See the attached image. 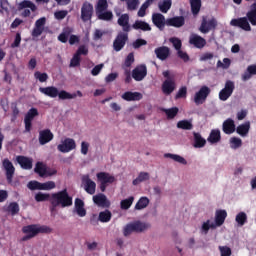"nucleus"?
Masks as SVG:
<instances>
[{
	"label": "nucleus",
	"instance_id": "obj_1",
	"mask_svg": "<svg viewBox=\"0 0 256 256\" xmlns=\"http://www.w3.org/2000/svg\"><path fill=\"white\" fill-rule=\"evenodd\" d=\"M39 91L43 95H46V97H50L51 99L59 97V99H61L62 101H65L67 99H76L77 97H83V92H81L80 90H77L76 93L71 94L65 90L59 91V89L55 86L40 87Z\"/></svg>",
	"mask_w": 256,
	"mask_h": 256
},
{
	"label": "nucleus",
	"instance_id": "obj_2",
	"mask_svg": "<svg viewBox=\"0 0 256 256\" xmlns=\"http://www.w3.org/2000/svg\"><path fill=\"white\" fill-rule=\"evenodd\" d=\"M50 211L53 213L57 207H71L73 205V197L69 196L67 189H63L59 192L52 193L50 198Z\"/></svg>",
	"mask_w": 256,
	"mask_h": 256
},
{
	"label": "nucleus",
	"instance_id": "obj_3",
	"mask_svg": "<svg viewBox=\"0 0 256 256\" xmlns=\"http://www.w3.org/2000/svg\"><path fill=\"white\" fill-rule=\"evenodd\" d=\"M22 233H24L25 236L21 238V241L25 242L37 237L39 233H51V228L41 224H30L22 227Z\"/></svg>",
	"mask_w": 256,
	"mask_h": 256
},
{
	"label": "nucleus",
	"instance_id": "obj_4",
	"mask_svg": "<svg viewBox=\"0 0 256 256\" xmlns=\"http://www.w3.org/2000/svg\"><path fill=\"white\" fill-rule=\"evenodd\" d=\"M162 75L165 78L162 83V93H164V95H171V93H173L177 88V84L175 83V74H171V71L166 70L162 72Z\"/></svg>",
	"mask_w": 256,
	"mask_h": 256
},
{
	"label": "nucleus",
	"instance_id": "obj_5",
	"mask_svg": "<svg viewBox=\"0 0 256 256\" xmlns=\"http://www.w3.org/2000/svg\"><path fill=\"white\" fill-rule=\"evenodd\" d=\"M150 225L148 223H143L141 221H136L127 224L123 229L124 237H129L131 233H143V231H147Z\"/></svg>",
	"mask_w": 256,
	"mask_h": 256
},
{
	"label": "nucleus",
	"instance_id": "obj_6",
	"mask_svg": "<svg viewBox=\"0 0 256 256\" xmlns=\"http://www.w3.org/2000/svg\"><path fill=\"white\" fill-rule=\"evenodd\" d=\"M97 181L100 183L99 188L102 193L107 191V186L111 183H115V176H111V174L107 172H99L96 174Z\"/></svg>",
	"mask_w": 256,
	"mask_h": 256
},
{
	"label": "nucleus",
	"instance_id": "obj_7",
	"mask_svg": "<svg viewBox=\"0 0 256 256\" xmlns=\"http://www.w3.org/2000/svg\"><path fill=\"white\" fill-rule=\"evenodd\" d=\"M217 19L215 17L207 19V16L202 17L201 25L199 27L200 33L207 34L210 31H215L217 29Z\"/></svg>",
	"mask_w": 256,
	"mask_h": 256
},
{
	"label": "nucleus",
	"instance_id": "obj_8",
	"mask_svg": "<svg viewBox=\"0 0 256 256\" xmlns=\"http://www.w3.org/2000/svg\"><path fill=\"white\" fill-rule=\"evenodd\" d=\"M211 95V88L208 86H202L198 92L194 95V103L195 105H203L207 98Z\"/></svg>",
	"mask_w": 256,
	"mask_h": 256
},
{
	"label": "nucleus",
	"instance_id": "obj_9",
	"mask_svg": "<svg viewBox=\"0 0 256 256\" xmlns=\"http://www.w3.org/2000/svg\"><path fill=\"white\" fill-rule=\"evenodd\" d=\"M233 91H235V82L227 80L224 88L219 92L220 101H227L233 95Z\"/></svg>",
	"mask_w": 256,
	"mask_h": 256
},
{
	"label": "nucleus",
	"instance_id": "obj_10",
	"mask_svg": "<svg viewBox=\"0 0 256 256\" xmlns=\"http://www.w3.org/2000/svg\"><path fill=\"white\" fill-rule=\"evenodd\" d=\"M127 41H129V33L128 32H120L116 36L114 42H113V49L116 52H119L125 47L127 44Z\"/></svg>",
	"mask_w": 256,
	"mask_h": 256
},
{
	"label": "nucleus",
	"instance_id": "obj_11",
	"mask_svg": "<svg viewBox=\"0 0 256 256\" xmlns=\"http://www.w3.org/2000/svg\"><path fill=\"white\" fill-rule=\"evenodd\" d=\"M93 13H94L93 4L85 1L82 4L81 16H80L83 23H87V21H91V19H93Z\"/></svg>",
	"mask_w": 256,
	"mask_h": 256
},
{
	"label": "nucleus",
	"instance_id": "obj_12",
	"mask_svg": "<svg viewBox=\"0 0 256 256\" xmlns=\"http://www.w3.org/2000/svg\"><path fill=\"white\" fill-rule=\"evenodd\" d=\"M230 25L231 27H238L242 31H251V24H249V18L247 16L232 19Z\"/></svg>",
	"mask_w": 256,
	"mask_h": 256
},
{
	"label": "nucleus",
	"instance_id": "obj_13",
	"mask_svg": "<svg viewBox=\"0 0 256 256\" xmlns=\"http://www.w3.org/2000/svg\"><path fill=\"white\" fill-rule=\"evenodd\" d=\"M2 166L5 171L7 182L9 184L13 183V177L15 175V166H13V162L5 158L2 162Z\"/></svg>",
	"mask_w": 256,
	"mask_h": 256
},
{
	"label": "nucleus",
	"instance_id": "obj_14",
	"mask_svg": "<svg viewBox=\"0 0 256 256\" xmlns=\"http://www.w3.org/2000/svg\"><path fill=\"white\" fill-rule=\"evenodd\" d=\"M76 148H77V144L75 143V140L73 138H66L62 142V144H59L57 146V149L58 151H60V153H69Z\"/></svg>",
	"mask_w": 256,
	"mask_h": 256
},
{
	"label": "nucleus",
	"instance_id": "obj_15",
	"mask_svg": "<svg viewBox=\"0 0 256 256\" xmlns=\"http://www.w3.org/2000/svg\"><path fill=\"white\" fill-rule=\"evenodd\" d=\"M132 77L134 81H143V79L147 77V66L145 64L136 66L132 71Z\"/></svg>",
	"mask_w": 256,
	"mask_h": 256
},
{
	"label": "nucleus",
	"instance_id": "obj_16",
	"mask_svg": "<svg viewBox=\"0 0 256 256\" xmlns=\"http://www.w3.org/2000/svg\"><path fill=\"white\" fill-rule=\"evenodd\" d=\"M82 183L84 185V190L86 191V193H88V195H95L97 184L95 183V181L89 178V175H85L82 177Z\"/></svg>",
	"mask_w": 256,
	"mask_h": 256
},
{
	"label": "nucleus",
	"instance_id": "obj_17",
	"mask_svg": "<svg viewBox=\"0 0 256 256\" xmlns=\"http://www.w3.org/2000/svg\"><path fill=\"white\" fill-rule=\"evenodd\" d=\"M118 18V25L122 27L123 33H129L131 32V24H129V14H122L121 13H116Z\"/></svg>",
	"mask_w": 256,
	"mask_h": 256
},
{
	"label": "nucleus",
	"instance_id": "obj_18",
	"mask_svg": "<svg viewBox=\"0 0 256 256\" xmlns=\"http://www.w3.org/2000/svg\"><path fill=\"white\" fill-rule=\"evenodd\" d=\"M189 43L196 47V49H203V47L207 45V40L197 34H191L189 37Z\"/></svg>",
	"mask_w": 256,
	"mask_h": 256
},
{
	"label": "nucleus",
	"instance_id": "obj_19",
	"mask_svg": "<svg viewBox=\"0 0 256 256\" xmlns=\"http://www.w3.org/2000/svg\"><path fill=\"white\" fill-rule=\"evenodd\" d=\"M53 132L50 129L41 130L39 132L38 141L41 145H47V143H51L53 141Z\"/></svg>",
	"mask_w": 256,
	"mask_h": 256
},
{
	"label": "nucleus",
	"instance_id": "obj_20",
	"mask_svg": "<svg viewBox=\"0 0 256 256\" xmlns=\"http://www.w3.org/2000/svg\"><path fill=\"white\" fill-rule=\"evenodd\" d=\"M93 202L95 205H98V207H105L106 209L111 207V202L107 199V196L102 193L93 196Z\"/></svg>",
	"mask_w": 256,
	"mask_h": 256
},
{
	"label": "nucleus",
	"instance_id": "obj_21",
	"mask_svg": "<svg viewBox=\"0 0 256 256\" xmlns=\"http://www.w3.org/2000/svg\"><path fill=\"white\" fill-rule=\"evenodd\" d=\"M16 161L20 167L26 171L33 169V159L27 156H17Z\"/></svg>",
	"mask_w": 256,
	"mask_h": 256
},
{
	"label": "nucleus",
	"instance_id": "obj_22",
	"mask_svg": "<svg viewBox=\"0 0 256 256\" xmlns=\"http://www.w3.org/2000/svg\"><path fill=\"white\" fill-rule=\"evenodd\" d=\"M152 23L155 25V27L160 29V31H163V29H165V24L167 22H165V16L163 14L153 13L152 14Z\"/></svg>",
	"mask_w": 256,
	"mask_h": 256
},
{
	"label": "nucleus",
	"instance_id": "obj_23",
	"mask_svg": "<svg viewBox=\"0 0 256 256\" xmlns=\"http://www.w3.org/2000/svg\"><path fill=\"white\" fill-rule=\"evenodd\" d=\"M154 53L157 57V59H160V61H165L169 58V55H171V50L167 46H161L154 50Z\"/></svg>",
	"mask_w": 256,
	"mask_h": 256
},
{
	"label": "nucleus",
	"instance_id": "obj_24",
	"mask_svg": "<svg viewBox=\"0 0 256 256\" xmlns=\"http://www.w3.org/2000/svg\"><path fill=\"white\" fill-rule=\"evenodd\" d=\"M166 25H168V27H183V25H185V17L183 16H175L172 18H169L166 20Z\"/></svg>",
	"mask_w": 256,
	"mask_h": 256
},
{
	"label": "nucleus",
	"instance_id": "obj_25",
	"mask_svg": "<svg viewBox=\"0 0 256 256\" xmlns=\"http://www.w3.org/2000/svg\"><path fill=\"white\" fill-rule=\"evenodd\" d=\"M74 207L78 217H85V215H87V210L85 209V202L81 198L75 199Z\"/></svg>",
	"mask_w": 256,
	"mask_h": 256
},
{
	"label": "nucleus",
	"instance_id": "obj_26",
	"mask_svg": "<svg viewBox=\"0 0 256 256\" xmlns=\"http://www.w3.org/2000/svg\"><path fill=\"white\" fill-rule=\"evenodd\" d=\"M121 97L124 101H141L143 94H141V92L127 91L123 93Z\"/></svg>",
	"mask_w": 256,
	"mask_h": 256
},
{
	"label": "nucleus",
	"instance_id": "obj_27",
	"mask_svg": "<svg viewBox=\"0 0 256 256\" xmlns=\"http://www.w3.org/2000/svg\"><path fill=\"white\" fill-rule=\"evenodd\" d=\"M222 130L226 135H231V133H235V121L233 119L228 118L223 122Z\"/></svg>",
	"mask_w": 256,
	"mask_h": 256
},
{
	"label": "nucleus",
	"instance_id": "obj_28",
	"mask_svg": "<svg viewBox=\"0 0 256 256\" xmlns=\"http://www.w3.org/2000/svg\"><path fill=\"white\" fill-rule=\"evenodd\" d=\"M208 143H211V145H215L221 141V131L219 129L211 130L208 138Z\"/></svg>",
	"mask_w": 256,
	"mask_h": 256
},
{
	"label": "nucleus",
	"instance_id": "obj_29",
	"mask_svg": "<svg viewBox=\"0 0 256 256\" xmlns=\"http://www.w3.org/2000/svg\"><path fill=\"white\" fill-rule=\"evenodd\" d=\"M132 29H135V31H151V25L143 20H136L132 25Z\"/></svg>",
	"mask_w": 256,
	"mask_h": 256
},
{
	"label": "nucleus",
	"instance_id": "obj_30",
	"mask_svg": "<svg viewBox=\"0 0 256 256\" xmlns=\"http://www.w3.org/2000/svg\"><path fill=\"white\" fill-rule=\"evenodd\" d=\"M190 9L193 17H197L199 13H201V6L202 2L201 0H190Z\"/></svg>",
	"mask_w": 256,
	"mask_h": 256
},
{
	"label": "nucleus",
	"instance_id": "obj_31",
	"mask_svg": "<svg viewBox=\"0 0 256 256\" xmlns=\"http://www.w3.org/2000/svg\"><path fill=\"white\" fill-rule=\"evenodd\" d=\"M246 17L249 21V23L255 27L256 26V2H254L250 6V10L246 13Z\"/></svg>",
	"mask_w": 256,
	"mask_h": 256
},
{
	"label": "nucleus",
	"instance_id": "obj_32",
	"mask_svg": "<svg viewBox=\"0 0 256 256\" xmlns=\"http://www.w3.org/2000/svg\"><path fill=\"white\" fill-rule=\"evenodd\" d=\"M225 219H227V211L217 210L216 216H215L216 227H221V225H223V223H225Z\"/></svg>",
	"mask_w": 256,
	"mask_h": 256
},
{
	"label": "nucleus",
	"instance_id": "obj_33",
	"mask_svg": "<svg viewBox=\"0 0 256 256\" xmlns=\"http://www.w3.org/2000/svg\"><path fill=\"white\" fill-rule=\"evenodd\" d=\"M253 75H256V64L249 65L246 71L241 75L242 81H249Z\"/></svg>",
	"mask_w": 256,
	"mask_h": 256
},
{
	"label": "nucleus",
	"instance_id": "obj_34",
	"mask_svg": "<svg viewBox=\"0 0 256 256\" xmlns=\"http://www.w3.org/2000/svg\"><path fill=\"white\" fill-rule=\"evenodd\" d=\"M194 147L196 149H201L203 148L204 145H207V140L201 136L199 132H194Z\"/></svg>",
	"mask_w": 256,
	"mask_h": 256
},
{
	"label": "nucleus",
	"instance_id": "obj_35",
	"mask_svg": "<svg viewBox=\"0 0 256 256\" xmlns=\"http://www.w3.org/2000/svg\"><path fill=\"white\" fill-rule=\"evenodd\" d=\"M72 33H73L72 28H70V27L64 28L62 33H60L58 36V41H60V43H67V41H69V37Z\"/></svg>",
	"mask_w": 256,
	"mask_h": 256
},
{
	"label": "nucleus",
	"instance_id": "obj_36",
	"mask_svg": "<svg viewBox=\"0 0 256 256\" xmlns=\"http://www.w3.org/2000/svg\"><path fill=\"white\" fill-rule=\"evenodd\" d=\"M164 157L166 159H172V161H175L176 163H180L181 165H187V160H185L183 156L172 154V153H166L164 154Z\"/></svg>",
	"mask_w": 256,
	"mask_h": 256
},
{
	"label": "nucleus",
	"instance_id": "obj_37",
	"mask_svg": "<svg viewBox=\"0 0 256 256\" xmlns=\"http://www.w3.org/2000/svg\"><path fill=\"white\" fill-rule=\"evenodd\" d=\"M172 5H173V0H163L158 3V9L159 11H161V13H168Z\"/></svg>",
	"mask_w": 256,
	"mask_h": 256
},
{
	"label": "nucleus",
	"instance_id": "obj_38",
	"mask_svg": "<svg viewBox=\"0 0 256 256\" xmlns=\"http://www.w3.org/2000/svg\"><path fill=\"white\" fill-rule=\"evenodd\" d=\"M96 17L100 21H113V12L111 11H102V12H97Z\"/></svg>",
	"mask_w": 256,
	"mask_h": 256
},
{
	"label": "nucleus",
	"instance_id": "obj_39",
	"mask_svg": "<svg viewBox=\"0 0 256 256\" xmlns=\"http://www.w3.org/2000/svg\"><path fill=\"white\" fill-rule=\"evenodd\" d=\"M249 129H251V125L249 123L241 124L236 128V133L241 135V137H246L249 134Z\"/></svg>",
	"mask_w": 256,
	"mask_h": 256
},
{
	"label": "nucleus",
	"instance_id": "obj_40",
	"mask_svg": "<svg viewBox=\"0 0 256 256\" xmlns=\"http://www.w3.org/2000/svg\"><path fill=\"white\" fill-rule=\"evenodd\" d=\"M154 1L155 0H146L138 10V13H137L138 17H145L147 9H149V7L153 5Z\"/></svg>",
	"mask_w": 256,
	"mask_h": 256
},
{
	"label": "nucleus",
	"instance_id": "obj_41",
	"mask_svg": "<svg viewBox=\"0 0 256 256\" xmlns=\"http://www.w3.org/2000/svg\"><path fill=\"white\" fill-rule=\"evenodd\" d=\"M111 217H113L111 211L105 210L99 213L98 220H100L101 223H109Z\"/></svg>",
	"mask_w": 256,
	"mask_h": 256
},
{
	"label": "nucleus",
	"instance_id": "obj_42",
	"mask_svg": "<svg viewBox=\"0 0 256 256\" xmlns=\"http://www.w3.org/2000/svg\"><path fill=\"white\" fill-rule=\"evenodd\" d=\"M35 173H37L40 177H45L47 174V166L43 164V162H37L34 168Z\"/></svg>",
	"mask_w": 256,
	"mask_h": 256
},
{
	"label": "nucleus",
	"instance_id": "obj_43",
	"mask_svg": "<svg viewBox=\"0 0 256 256\" xmlns=\"http://www.w3.org/2000/svg\"><path fill=\"white\" fill-rule=\"evenodd\" d=\"M19 9H31V11H37V6L30 0H24L19 3Z\"/></svg>",
	"mask_w": 256,
	"mask_h": 256
},
{
	"label": "nucleus",
	"instance_id": "obj_44",
	"mask_svg": "<svg viewBox=\"0 0 256 256\" xmlns=\"http://www.w3.org/2000/svg\"><path fill=\"white\" fill-rule=\"evenodd\" d=\"M150 175L148 172H140L138 177L133 180V185H139V183H143V181H149Z\"/></svg>",
	"mask_w": 256,
	"mask_h": 256
},
{
	"label": "nucleus",
	"instance_id": "obj_45",
	"mask_svg": "<svg viewBox=\"0 0 256 256\" xmlns=\"http://www.w3.org/2000/svg\"><path fill=\"white\" fill-rule=\"evenodd\" d=\"M178 129H183L184 131H191L193 129V123L189 120H181L177 123Z\"/></svg>",
	"mask_w": 256,
	"mask_h": 256
},
{
	"label": "nucleus",
	"instance_id": "obj_46",
	"mask_svg": "<svg viewBox=\"0 0 256 256\" xmlns=\"http://www.w3.org/2000/svg\"><path fill=\"white\" fill-rule=\"evenodd\" d=\"M235 221L238 224V227H243V225H245V223H247V213L239 212L236 215Z\"/></svg>",
	"mask_w": 256,
	"mask_h": 256
},
{
	"label": "nucleus",
	"instance_id": "obj_47",
	"mask_svg": "<svg viewBox=\"0 0 256 256\" xmlns=\"http://www.w3.org/2000/svg\"><path fill=\"white\" fill-rule=\"evenodd\" d=\"M149 205V198L141 197L135 205V209L137 211H141V209H145Z\"/></svg>",
	"mask_w": 256,
	"mask_h": 256
},
{
	"label": "nucleus",
	"instance_id": "obj_48",
	"mask_svg": "<svg viewBox=\"0 0 256 256\" xmlns=\"http://www.w3.org/2000/svg\"><path fill=\"white\" fill-rule=\"evenodd\" d=\"M133 201H135V198L133 196H130L127 199H124L120 202L121 209L127 211V209L131 208V205H133Z\"/></svg>",
	"mask_w": 256,
	"mask_h": 256
},
{
	"label": "nucleus",
	"instance_id": "obj_49",
	"mask_svg": "<svg viewBox=\"0 0 256 256\" xmlns=\"http://www.w3.org/2000/svg\"><path fill=\"white\" fill-rule=\"evenodd\" d=\"M35 201H37V203H41L43 201H51V194L38 192L35 195Z\"/></svg>",
	"mask_w": 256,
	"mask_h": 256
},
{
	"label": "nucleus",
	"instance_id": "obj_50",
	"mask_svg": "<svg viewBox=\"0 0 256 256\" xmlns=\"http://www.w3.org/2000/svg\"><path fill=\"white\" fill-rule=\"evenodd\" d=\"M109 4L107 0H98L96 5V13H101L102 11H107Z\"/></svg>",
	"mask_w": 256,
	"mask_h": 256
},
{
	"label": "nucleus",
	"instance_id": "obj_51",
	"mask_svg": "<svg viewBox=\"0 0 256 256\" xmlns=\"http://www.w3.org/2000/svg\"><path fill=\"white\" fill-rule=\"evenodd\" d=\"M164 113L167 115V119H175L177 113H179V108L173 107L170 109H164Z\"/></svg>",
	"mask_w": 256,
	"mask_h": 256
},
{
	"label": "nucleus",
	"instance_id": "obj_52",
	"mask_svg": "<svg viewBox=\"0 0 256 256\" xmlns=\"http://www.w3.org/2000/svg\"><path fill=\"white\" fill-rule=\"evenodd\" d=\"M55 187L56 185L54 181L40 183V191H51V189H55Z\"/></svg>",
	"mask_w": 256,
	"mask_h": 256
},
{
	"label": "nucleus",
	"instance_id": "obj_53",
	"mask_svg": "<svg viewBox=\"0 0 256 256\" xmlns=\"http://www.w3.org/2000/svg\"><path fill=\"white\" fill-rule=\"evenodd\" d=\"M34 78L40 81V83L47 82V79H49V75L45 72L41 73L40 71H36L34 73Z\"/></svg>",
	"mask_w": 256,
	"mask_h": 256
},
{
	"label": "nucleus",
	"instance_id": "obj_54",
	"mask_svg": "<svg viewBox=\"0 0 256 256\" xmlns=\"http://www.w3.org/2000/svg\"><path fill=\"white\" fill-rule=\"evenodd\" d=\"M37 115H39V111L37 110V108H31L25 115L24 119H26L28 121H33V119H35V117H37Z\"/></svg>",
	"mask_w": 256,
	"mask_h": 256
},
{
	"label": "nucleus",
	"instance_id": "obj_55",
	"mask_svg": "<svg viewBox=\"0 0 256 256\" xmlns=\"http://www.w3.org/2000/svg\"><path fill=\"white\" fill-rule=\"evenodd\" d=\"M215 227H217L215 223H211V220H207L202 224V231L205 233V235H207V233H209V230L215 229Z\"/></svg>",
	"mask_w": 256,
	"mask_h": 256
},
{
	"label": "nucleus",
	"instance_id": "obj_56",
	"mask_svg": "<svg viewBox=\"0 0 256 256\" xmlns=\"http://www.w3.org/2000/svg\"><path fill=\"white\" fill-rule=\"evenodd\" d=\"M170 43H172L174 49H176V51H180L181 47H183V43L181 42V39L177 38V37H173L170 38Z\"/></svg>",
	"mask_w": 256,
	"mask_h": 256
},
{
	"label": "nucleus",
	"instance_id": "obj_57",
	"mask_svg": "<svg viewBox=\"0 0 256 256\" xmlns=\"http://www.w3.org/2000/svg\"><path fill=\"white\" fill-rule=\"evenodd\" d=\"M128 11H135L139 7V0H126Z\"/></svg>",
	"mask_w": 256,
	"mask_h": 256
},
{
	"label": "nucleus",
	"instance_id": "obj_58",
	"mask_svg": "<svg viewBox=\"0 0 256 256\" xmlns=\"http://www.w3.org/2000/svg\"><path fill=\"white\" fill-rule=\"evenodd\" d=\"M8 211L11 215H17L19 213V204L17 202H11L8 206Z\"/></svg>",
	"mask_w": 256,
	"mask_h": 256
},
{
	"label": "nucleus",
	"instance_id": "obj_59",
	"mask_svg": "<svg viewBox=\"0 0 256 256\" xmlns=\"http://www.w3.org/2000/svg\"><path fill=\"white\" fill-rule=\"evenodd\" d=\"M68 13L69 12L67 10H59L54 13V17L58 21H63V19H65V17H67Z\"/></svg>",
	"mask_w": 256,
	"mask_h": 256
},
{
	"label": "nucleus",
	"instance_id": "obj_60",
	"mask_svg": "<svg viewBox=\"0 0 256 256\" xmlns=\"http://www.w3.org/2000/svg\"><path fill=\"white\" fill-rule=\"evenodd\" d=\"M28 189H30V191H41V182L30 181L28 183Z\"/></svg>",
	"mask_w": 256,
	"mask_h": 256
},
{
	"label": "nucleus",
	"instance_id": "obj_61",
	"mask_svg": "<svg viewBox=\"0 0 256 256\" xmlns=\"http://www.w3.org/2000/svg\"><path fill=\"white\" fill-rule=\"evenodd\" d=\"M144 45H147V40L138 38L132 43V47L134 49H139L143 47Z\"/></svg>",
	"mask_w": 256,
	"mask_h": 256
},
{
	"label": "nucleus",
	"instance_id": "obj_62",
	"mask_svg": "<svg viewBox=\"0 0 256 256\" xmlns=\"http://www.w3.org/2000/svg\"><path fill=\"white\" fill-rule=\"evenodd\" d=\"M79 65H81V56L74 54L70 61V67H79Z\"/></svg>",
	"mask_w": 256,
	"mask_h": 256
},
{
	"label": "nucleus",
	"instance_id": "obj_63",
	"mask_svg": "<svg viewBox=\"0 0 256 256\" xmlns=\"http://www.w3.org/2000/svg\"><path fill=\"white\" fill-rule=\"evenodd\" d=\"M185 97H187V87L183 86L178 90L175 99H185Z\"/></svg>",
	"mask_w": 256,
	"mask_h": 256
},
{
	"label": "nucleus",
	"instance_id": "obj_64",
	"mask_svg": "<svg viewBox=\"0 0 256 256\" xmlns=\"http://www.w3.org/2000/svg\"><path fill=\"white\" fill-rule=\"evenodd\" d=\"M75 55H78L79 57H81V55H89V48H87L85 45H80Z\"/></svg>",
	"mask_w": 256,
	"mask_h": 256
}]
</instances>
